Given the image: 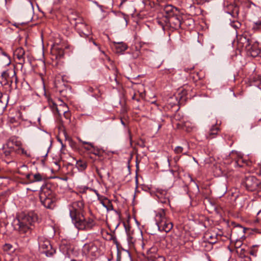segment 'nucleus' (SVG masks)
Instances as JSON below:
<instances>
[{"label": "nucleus", "mask_w": 261, "mask_h": 261, "mask_svg": "<svg viewBox=\"0 0 261 261\" xmlns=\"http://www.w3.org/2000/svg\"><path fill=\"white\" fill-rule=\"evenodd\" d=\"M38 242L40 251L47 257L52 256L56 253V250L52 247L49 240L45 237L39 236Z\"/></svg>", "instance_id": "20e7f679"}, {"label": "nucleus", "mask_w": 261, "mask_h": 261, "mask_svg": "<svg viewBox=\"0 0 261 261\" xmlns=\"http://www.w3.org/2000/svg\"><path fill=\"white\" fill-rule=\"evenodd\" d=\"M242 243L240 241H237L234 244L235 247L237 248H240L242 246Z\"/></svg>", "instance_id": "37998d69"}, {"label": "nucleus", "mask_w": 261, "mask_h": 261, "mask_svg": "<svg viewBox=\"0 0 261 261\" xmlns=\"http://www.w3.org/2000/svg\"><path fill=\"white\" fill-rule=\"evenodd\" d=\"M114 71L113 75L112 76H110V82L112 84V86L113 87H115L117 86L118 85V81L117 79V74H116V70H115V68H114Z\"/></svg>", "instance_id": "5701e85b"}, {"label": "nucleus", "mask_w": 261, "mask_h": 261, "mask_svg": "<svg viewBox=\"0 0 261 261\" xmlns=\"http://www.w3.org/2000/svg\"><path fill=\"white\" fill-rule=\"evenodd\" d=\"M42 204L46 208L53 209L55 206V198H49L44 200H40Z\"/></svg>", "instance_id": "a211bd4d"}, {"label": "nucleus", "mask_w": 261, "mask_h": 261, "mask_svg": "<svg viewBox=\"0 0 261 261\" xmlns=\"http://www.w3.org/2000/svg\"><path fill=\"white\" fill-rule=\"evenodd\" d=\"M127 0H121V3L119 5V7H121L123 4Z\"/></svg>", "instance_id": "a18cd8bd"}, {"label": "nucleus", "mask_w": 261, "mask_h": 261, "mask_svg": "<svg viewBox=\"0 0 261 261\" xmlns=\"http://www.w3.org/2000/svg\"><path fill=\"white\" fill-rule=\"evenodd\" d=\"M0 52L1 53L4 55L5 56H6L7 58V61L6 62V63L7 64V65H9L11 63V61H10V57L8 56V55L6 53H5L4 51H3V50L1 48H0Z\"/></svg>", "instance_id": "f704fd0d"}, {"label": "nucleus", "mask_w": 261, "mask_h": 261, "mask_svg": "<svg viewBox=\"0 0 261 261\" xmlns=\"http://www.w3.org/2000/svg\"><path fill=\"white\" fill-rule=\"evenodd\" d=\"M121 123L122 125H123L124 126H125V123H124V122L123 121V120L122 119H121Z\"/></svg>", "instance_id": "603ef678"}, {"label": "nucleus", "mask_w": 261, "mask_h": 261, "mask_svg": "<svg viewBox=\"0 0 261 261\" xmlns=\"http://www.w3.org/2000/svg\"><path fill=\"white\" fill-rule=\"evenodd\" d=\"M156 250L155 248H150L147 251L146 258L148 261H165V258L161 255L154 253Z\"/></svg>", "instance_id": "ddd939ff"}, {"label": "nucleus", "mask_w": 261, "mask_h": 261, "mask_svg": "<svg viewBox=\"0 0 261 261\" xmlns=\"http://www.w3.org/2000/svg\"><path fill=\"white\" fill-rule=\"evenodd\" d=\"M37 217L33 213L22 214L14 219V223L16 228L20 234L30 233L32 230L31 226L37 221Z\"/></svg>", "instance_id": "f03ea898"}, {"label": "nucleus", "mask_w": 261, "mask_h": 261, "mask_svg": "<svg viewBox=\"0 0 261 261\" xmlns=\"http://www.w3.org/2000/svg\"><path fill=\"white\" fill-rule=\"evenodd\" d=\"M183 151V148L181 146H177L174 149V152L176 153H181Z\"/></svg>", "instance_id": "4c0bfd02"}, {"label": "nucleus", "mask_w": 261, "mask_h": 261, "mask_svg": "<svg viewBox=\"0 0 261 261\" xmlns=\"http://www.w3.org/2000/svg\"><path fill=\"white\" fill-rule=\"evenodd\" d=\"M247 190L251 192L257 190L261 186V182L255 176H246L242 182Z\"/></svg>", "instance_id": "39448f33"}, {"label": "nucleus", "mask_w": 261, "mask_h": 261, "mask_svg": "<svg viewBox=\"0 0 261 261\" xmlns=\"http://www.w3.org/2000/svg\"><path fill=\"white\" fill-rule=\"evenodd\" d=\"M21 142L20 141H17L14 139H10L6 145L8 148H13L15 151L17 150V148L20 147Z\"/></svg>", "instance_id": "6ab92c4d"}, {"label": "nucleus", "mask_w": 261, "mask_h": 261, "mask_svg": "<svg viewBox=\"0 0 261 261\" xmlns=\"http://www.w3.org/2000/svg\"><path fill=\"white\" fill-rule=\"evenodd\" d=\"M55 164L57 166L58 169H59L60 168V166L59 165L58 163L57 162H55Z\"/></svg>", "instance_id": "5fc2aeb1"}, {"label": "nucleus", "mask_w": 261, "mask_h": 261, "mask_svg": "<svg viewBox=\"0 0 261 261\" xmlns=\"http://www.w3.org/2000/svg\"><path fill=\"white\" fill-rule=\"evenodd\" d=\"M127 48V45L122 42L117 43L115 45L116 51L117 53H122Z\"/></svg>", "instance_id": "4be33fe9"}, {"label": "nucleus", "mask_w": 261, "mask_h": 261, "mask_svg": "<svg viewBox=\"0 0 261 261\" xmlns=\"http://www.w3.org/2000/svg\"><path fill=\"white\" fill-rule=\"evenodd\" d=\"M251 29L254 32H257L261 30V21L259 20L253 22L251 26Z\"/></svg>", "instance_id": "bb28decb"}, {"label": "nucleus", "mask_w": 261, "mask_h": 261, "mask_svg": "<svg viewBox=\"0 0 261 261\" xmlns=\"http://www.w3.org/2000/svg\"><path fill=\"white\" fill-rule=\"evenodd\" d=\"M31 182L33 183L35 182L40 181L42 180V176L40 173L33 174L32 177L31 178Z\"/></svg>", "instance_id": "a878e982"}, {"label": "nucleus", "mask_w": 261, "mask_h": 261, "mask_svg": "<svg viewBox=\"0 0 261 261\" xmlns=\"http://www.w3.org/2000/svg\"><path fill=\"white\" fill-rule=\"evenodd\" d=\"M12 76L11 77H10V74L8 71H4L1 75V83L3 85H6L11 83V84L12 83V80H14L16 83L17 82V77L16 75V73L15 71H13Z\"/></svg>", "instance_id": "9d476101"}, {"label": "nucleus", "mask_w": 261, "mask_h": 261, "mask_svg": "<svg viewBox=\"0 0 261 261\" xmlns=\"http://www.w3.org/2000/svg\"><path fill=\"white\" fill-rule=\"evenodd\" d=\"M51 53L52 54V56L55 57L56 60H60L62 58L64 55V50L58 44H54L51 49Z\"/></svg>", "instance_id": "2eb2a0df"}, {"label": "nucleus", "mask_w": 261, "mask_h": 261, "mask_svg": "<svg viewBox=\"0 0 261 261\" xmlns=\"http://www.w3.org/2000/svg\"><path fill=\"white\" fill-rule=\"evenodd\" d=\"M145 51H146L147 53H152V51L151 50H147V49L145 50Z\"/></svg>", "instance_id": "4d7b16f0"}, {"label": "nucleus", "mask_w": 261, "mask_h": 261, "mask_svg": "<svg viewBox=\"0 0 261 261\" xmlns=\"http://www.w3.org/2000/svg\"><path fill=\"white\" fill-rule=\"evenodd\" d=\"M94 44L96 45V43L94 41H93Z\"/></svg>", "instance_id": "680f3d73"}, {"label": "nucleus", "mask_w": 261, "mask_h": 261, "mask_svg": "<svg viewBox=\"0 0 261 261\" xmlns=\"http://www.w3.org/2000/svg\"><path fill=\"white\" fill-rule=\"evenodd\" d=\"M250 81L255 83L256 85L260 84H261V75H256L253 76L250 78Z\"/></svg>", "instance_id": "cd10ccee"}, {"label": "nucleus", "mask_w": 261, "mask_h": 261, "mask_svg": "<svg viewBox=\"0 0 261 261\" xmlns=\"http://www.w3.org/2000/svg\"><path fill=\"white\" fill-rule=\"evenodd\" d=\"M75 166L79 171H83L87 168V163L85 160H79L76 161Z\"/></svg>", "instance_id": "412c9836"}, {"label": "nucleus", "mask_w": 261, "mask_h": 261, "mask_svg": "<svg viewBox=\"0 0 261 261\" xmlns=\"http://www.w3.org/2000/svg\"><path fill=\"white\" fill-rule=\"evenodd\" d=\"M82 251L85 254L94 257H96L100 254L99 249L95 242L85 244L83 247Z\"/></svg>", "instance_id": "423d86ee"}, {"label": "nucleus", "mask_w": 261, "mask_h": 261, "mask_svg": "<svg viewBox=\"0 0 261 261\" xmlns=\"http://www.w3.org/2000/svg\"><path fill=\"white\" fill-rule=\"evenodd\" d=\"M219 130V128L217 126L213 125L206 135V138L209 139L215 138L217 135Z\"/></svg>", "instance_id": "aec40b11"}, {"label": "nucleus", "mask_w": 261, "mask_h": 261, "mask_svg": "<svg viewBox=\"0 0 261 261\" xmlns=\"http://www.w3.org/2000/svg\"><path fill=\"white\" fill-rule=\"evenodd\" d=\"M8 121L11 124H14L17 122L16 119L14 117H9Z\"/></svg>", "instance_id": "a19ab883"}, {"label": "nucleus", "mask_w": 261, "mask_h": 261, "mask_svg": "<svg viewBox=\"0 0 261 261\" xmlns=\"http://www.w3.org/2000/svg\"><path fill=\"white\" fill-rule=\"evenodd\" d=\"M167 20L170 27L174 29H177L180 27L181 17L180 16L169 14V19Z\"/></svg>", "instance_id": "4468645a"}, {"label": "nucleus", "mask_w": 261, "mask_h": 261, "mask_svg": "<svg viewBox=\"0 0 261 261\" xmlns=\"http://www.w3.org/2000/svg\"><path fill=\"white\" fill-rule=\"evenodd\" d=\"M2 97H3V94L1 92H0V102H2V99H1Z\"/></svg>", "instance_id": "3c124183"}, {"label": "nucleus", "mask_w": 261, "mask_h": 261, "mask_svg": "<svg viewBox=\"0 0 261 261\" xmlns=\"http://www.w3.org/2000/svg\"><path fill=\"white\" fill-rule=\"evenodd\" d=\"M169 19V15H167V16H165V17H164L163 18V20L162 21H164V23L165 24V25L167 26V27H169V23H168V21L167 20V19Z\"/></svg>", "instance_id": "c9c22d12"}, {"label": "nucleus", "mask_w": 261, "mask_h": 261, "mask_svg": "<svg viewBox=\"0 0 261 261\" xmlns=\"http://www.w3.org/2000/svg\"><path fill=\"white\" fill-rule=\"evenodd\" d=\"M62 107L65 108V110L63 111V112L64 114H65L67 112V107L65 105H63Z\"/></svg>", "instance_id": "de8ad7c7"}, {"label": "nucleus", "mask_w": 261, "mask_h": 261, "mask_svg": "<svg viewBox=\"0 0 261 261\" xmlns=\"http://www.w3.org/2000/svg\"><path fill=\"white\" fill-rule=\"evenodd\" d=\"M254 38L248 33H244L242 35L239 36L238 39V43L239 46L245 48L246 49L249 45L251 43Z\"/></svg>", "instance_id": "1a4fd4ad"}, {"label": "nucleus", "mask_w": 261, "mask_h": 261, "mask_svg": "<svg viewBox=\"0 0 261 261\" xmlns=\"http://www.w3.org/2000/svg\"><path fill=\"white\" fill-rule=\"evenodd\" d=\"M156 224L160 231L169 232L173 227L172 223L167 219L164 209L160 210L155 217Z\"/></svg>", "instance_id": "7ed1b4c3"}, {"label": "nucleus", "mask_w": 261, "mask_h": 261, "mask_svg": "<svg viewBox=\"0 0 261 261\" xmlns=\"http://www.w3.org/2000/svg\"><path fill=\"white\" fill-rule=\"evenodd\" d=\"M13 152H15L13 148H10L7 147V148H4V153L6 156H9Z\"/></svg>", "instance_id": "2f4dec72"}, {"label": "nucleus", "mask_w": 261, "mask_h": 261, "mask_svg": "<svg viewBox=\"0 0 261 261\" xmlns=\"http://www.w3.org/2000/svg\"><path fill=\"white\" fill-rule=\"evenodd\" d=\"M141 56V51L137 50L135 52L133 53V57L134 58H139Z\"/></svg>", "instance_id": "79ce46f5"}, {"label": "nucleus", "mask_w": 261, "mask_h": 261, "mask_svg": "<svg viewBox=\"0 0 261 261\" xmlns=\"http://www.w3.org/2000/svg\"><path fill=\"white\" fill-rule=\"evenodd\" d=\"M75 28L79 32L81 36H88L90 34V28L85 22H83L82 19L79 18L75 19Z\"/></svg>", "instance_id": "6e6552de"}, {"label": "nucleus", "mask_w": 261, "mask_h": 261, "mask_svg": "<svg viewBox=\"0 0 261 261\" xmlns=\"http://www.w3.org/2000/svg\"><path fill=\"white\" fill-rule=\"evenodd\" d=\"M82 142L83 143V144H86V145H88V143H90V142H86V141H82Z\"/></svg>", "instance_id": "864d4df0"}, {"label": "nucleus", "mask_w": 261, "mask_h": 261, "mask_svg": "<svg viewBox=\"0 0 261 261\" xmlns=\"http://www.w3.org/2000/svg\"><path fill=\"white\" fill-rule=\"evenodd\" d=\"M90 152L94 154L96 157H100L101 154H103V152L102 151L96 149L94 146H93V148L91 149Z\"/></svg>", "instance_id": "c85d7f7f"}, {"label": "nucleus", "mask_w": 261, "mask_h": 261, "mask_svg": "<svg viewBox=\"0 0 261 261\" xmlns=\"http://www.w3.org/2000/svg\"><path fill=\"white\" fill-rule=\"evenodd\" d=\"M258 120H260L261 119V113H259V117L258 118Z\"/></svg>", "instance_id": "6e6d98bb"}, {"label": "nucleus", "mask_w": 261, "mask_h": 261, "mask_svg": "<svg viewBox=\"0 0 261 261\" xmlns=\"http://www.w3.org/2000/svg\"><path fill=\"white\" fill-rule=\"evenodd\" d=\"M90 158L93 160V165H96L97 162H101L103 160V154H101L100 157L95 156V158H93L91 156Z\"/></svg>", "instance_id": "7c9ffc66"}, {"label": "nucleus", "mask_w": 261, "mask_h": 261, "mask_svg": "<svg viewBox=\"0 0 261 261\" xmlns=\"http://www.w3.org/2000/svg\"><path fill=\"white\" fill-rule=\"evenodd\" d=\"M11 0H5L6 3H7L8 2H10Z\"/></svg>", "instance_id": "13d9d810"}, {"label": "nucleus", "mask_w": 261, "mask_h": 261, "mask_svg": "<svg viewBox=\"0 0 261 261\" xmlns=\"http://www.w3.org/2000/svg\"><path fill=\"white\" fill-rule=\"evenodd\" d=\"M94 166L95 168L97 174L99 175V176L100 178H102V174H101V173L100 172V170L98 168L97 165L94 164Z\"/></svg>", "instance_id": "ea45409f"}, {"label": "nucleus", "mask_w": 261, "mask_h": 261, "mask_svg": "<svg viewBox=\"0 0 261 261\" xmlns=\"http://www.w3.org/2000/svg\"><path fill=\"white\" fill-rule=\"evenodd\" d=\"M55 85L58 91L63 96L66 97L67 92L70 91V88L66 86L63 82H56Z\"/></svg>", "instance_id": "f3484780"}, {"label": "nucleus", "mask_w": 261, "mask_h": 261, "mask_svg": "<svg viewBox=\"0 0 261 261\" xmlns=\"http://www.w3.org/2000/svg\"><path fill=\"white\" fill-rule=\"evenodd\" d=\"M132 99H135V95H134V96H133V97H132Z\"/></svg>", "instance_id": "bf43d9fd"}, {"label": "nucleus", "mask_w": 261, "mask_h": 261, "mask_svg": "<svg viewBox=\"0 0 261 261\" xmlns=\"http://www.w3.org/2000/svg\"><path fill=\"white\" fill-rule=\"evenodd\" d=\"M33 174L32 173H28L25 175L26 179H27V181L26 182L27 184H31V178L32 177Z\"/></svg>", "instance_id": "e433bc0d"}, {"label": "nucleus", "mask_w": 261, "mask_h": 261, "mask_svg": "<svg viewBox=\"0 0 261 261\" xmlns=\"http://www.w3.org/2000/svg\"><path fill=\"white\" fill-rule=\"evenodd\" d=\"M248 55L252 57H261V47L259 45L258 42L253 38L251 43L246 49Z\"/></svg>", "instance_id": "0eeeda50"}, {"label": "nucleus", "mask_w": 261, "mask_h": 261, "mask_svg": "<svg viewBox=\"0 0 261 261\" xmlns=\"http://www.w3.org/2000/svg\"><path fill=\"white\" fill-rule=\"evenodd\" d=\"M95 90H96V91H98V89L94 90V89H93V88H92V87H89V88H88V91H89V92H94V91H95Z\"/></svg>", "instance_id": "c03bdc74"}, {"label": "nucleus", "mask_w": 261, "mask_h": 261, "mask_svg": "<svg viewBox=\"0 0 261 261\" xmlns=\"http://www.w3.org/2000/svg\"><path fill=\"white\" fill-rule=\"evenodd\" d=\"M49 105L53 112L56 111L59 115H60V110L58 109L57 105L55 102H51Z\"/></svg>", "instance_id": "473e14b6"}, {"label": "nucleus", "mask_w": 261, "mask_h": 261, "mask_svg": "<svg viewBox=\"0 0 261 261\" xmlns=\"http://www.w3.org/2000/svg\"><path fill=\"white\" fill-rule=\"evenodd\" d=\"M55 194L49 187L47 186H43L41 188L39 198L40 200H45L49 198H54Z\"/></svg>", "instance_id": "f8f14e48"}, {"label": "nucleus", "mask_w": 261, "mask_h": 261, "mask_svg": "<svg viewBox=\"0 0 261 261\" xmlns=\"http://www.w3.org/2000/svg\"><path fill=\"white\" fill-rule=\"evenodd\" d=\"M174 8L172 5H168L165 8V11L169 15H174L172 14V12H173Z\"/></svg>", "instance_id": "c756f323"}, {"label": "nucleus", "mask_w": 261, "mask_h": 261, "mask_svg": "<svg viewBox=\"0 0 261 261\" xmlns=\"http://www.w3.org/2000/svg\"><path fill=\"white\" fill-rule=\"evenodd\" d=\"M6 247H7L8 249H10V248L12 247V246L10 244H6Z\"/></svg>", "instance_id": "8fccbe9b"}, {"label": "nucleus", "mask_w": 261, "mask_h": 261, "mask_svg": "<svg viewBox=\"0 0 261 261\" xmlns=\"http://www.w3.org/2000/svg\"><path fill=\"white\" fill-rule=\"evenodd\" d=\"M101 203L108 211H112L113 210V206L110 200L106 199L105 200H102Z\"/></svg>", "instance_id": "b1692460"}, {"label": "nucleus", "mask_w": 261, "mask_h": 261, "mask_svg": "<svg viewBox=\"0 0 261 261\" xmlns=\"http://www.w3.org/2000/svg\"><path fill=\"white\" fill-rule=\"evenodd\" d=\"M162 21H163L162 20V21L159 20L158 22L159 24H161L164 28L165 24H164V22Z\"/></svg>", "instance_id": "49530a36"}, {"label": "nucleus", "mask_w": 261, "mask_h": 261, "mask_svg": "<svg viewBox=\"0 0 261 261\" xmlns=\"http://www.w3.org/2000/svg\"><path fill=\"white\" fill-rule=\"evenodd\" d=\"M236 227H238L241 228V229H243V232H245V231H244V228H243L241 225H240L238 224V225H237L236 226Z\"/></svg>", "instance_id": "09e8293b"}, {"label": "nucleus", "mask_w": 261, "mask_h": 261, "mask_svg": "<svg viewBox=\"0 0 261 261\" xmlns=\"http://www.w3.org/2000/svg\"><path fill=\"white\" fill-rule=\"evenodd\" d=\"M68 210L72 223L79 230H90L95 225L91 218L86 217L85 203L83 200L74 201L68 205Z\"/></svg>", "instance_id": "f257e3e1"}, {"label": "nucleus", "mask_w": 261, "mask_h": 261, "mask_svg": "<svg viewBox=\"0 0 261 261\" xmlns=\"http://www.w3.org/2000/svg\"><path fill=\"white\" fill-rule=\"evenodd\" d=\"M71 261H77V260L75 259H72Z\"/></svg>", "instance_id": "052dcab7"}, {"label": "nucleus", "mask_w": 261, "mask_h": 261, "mask_svg": "<svg viewBox=\"0 0 261 261\" xmlns=\"http://www.w3.org/2000/svg\"><path fill=\"white\" fill-rule=\"evenodd\" d=\"M155 195L161 203L165 204L169 203V194L167 191L158 189L156 190Z\"/></svg>", "instance_id": "9b49d317"}, {"label": "nucleus", "mask_w": 261, "mask_h": 261, "mask_svg": "<svg viewBox=\"0 0 261 261\" xmlns=\"http://www.w3.org/2000/svg\"><path fill=\"white\" fill-rule=\"evenodd\" d=\"M14 55L17 58L19 64L23 65L25 63V51L22 47L16 48L14 52Z\"/></svg>", "instance_id": "dca6fc26"}, {"label": "nucleus", "mask_w": 261, "mask_h": 261, "mask_svg": "<svg viewBox=\"0 0 261 261\" xmlns=\"http://www.w3.org/2000/svg\"><path fill=\"white\" fill-rule=\"evenodd\" d=\"M127 242L130 247H134L136 242L134 234H128L127 236Z\"/></svg>", "instance_id": "393cba45"}, {"label": "nucleus", "mask_w": 261, "mask_h": 261, "mask_svg": "<svg viewBox=\"0 0 261 261\" xmlns=\"http://www.w3.org/2000/svg\"><path fill=\"white\" fill-rule=\"evenodd\" d=\"M93 146H94V145H93V143H88V145H87V146H85L84 148L90 152L91 149L92 148H93Z\"/></svg>", "instance_id": "58836bf2"}, {"label": "nucleus", "mask_w": 261, "mask_h": 261, "mask_svg": "<svg viewBox=\"0 0 261 261\" xmlns=\"http://www.w3.org/2000/svg\"><path fill=\"white\" fill-rule=\"evenodd\" d=\"M15 152L18 153H19L20 152H21V154H24L27 156H30V154H28L26 150H25L23 148H22L21 147L17 148V150H16Z\"/></svg>", "instance_id": "72a5a7b5"}]
</instances>
